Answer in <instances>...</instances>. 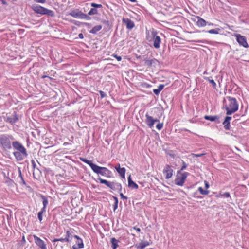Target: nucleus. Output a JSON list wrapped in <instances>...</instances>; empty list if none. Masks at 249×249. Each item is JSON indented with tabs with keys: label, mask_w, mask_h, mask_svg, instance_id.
<instances>
[{
	"label": "nucleus",
	"mask_w": 249,
	"mask_h": 249,
	"mask_svg": "<svg viewBox=\"0 0 249 249\" xmlns=\"http://www.w3.org/2000/svg\"><path fill=\"white\" fill-rule=\"evenodd\" d=\"M152 35L153 37V46L156 49H158L160 47L161 43L160 37L157 36V32L155 31L152 32Z\"/></svg>",
	"instance_id": "nucleus-9"
},
{
	"label": "nucleus",
	"mask_w": 249,
	"mask_h": 249,
	"mask_svg": "<svg viewBox=\"0 0 249 249\" xmlns=\"http://www.w3.org/2000/svg\"><path fill=\"white\" fill-rule=\"evenodd\" d=\"M123 22L125 24L127 29H132L134 27V22L129 18H123Z\"/></svg>",
	"instance_id": "nucleus-16"
},
{
	"label": "nucleus",
	"mask_w": 249,
	"mask_h": 249,
	"mask_svg": "<svg viewBox=\"0 0 249 249\" xmlns=\"http://www.w3.org/2000/svg\"><path fill=\"white\" fill-rule=\"evenodd\" d=\"M114 199H115V202H116V199H117V197H114Z\"/></svg>",
	"instance_id": "nucleus-62"
},
{
	"label": "nucleus",
	"mask_w": 249,
	"mask_h": 249,
	"mask_svg": "<svg viewBox=\"0 0 249 249\" xmlns=\"http://www.w3.org/2000/svg\"><path fill=\"white\" fill-rule=\"evenodd\" d=\"M198 190L201 194L204 195H207L209 193L208 190H204L201 187L198 188Z\"/></svg>",
	"instance_id": "nucleus-30"
},
{
	"label": "nucleus",
	"mask_w": 249,
	"mask_h": 249,
	"mask_svg": "<svg viewBox=\"0 0 249 249\" xmlns=\"http://www.w3.org/2000/svg\"><path fill=\"white\" fill-rule=\"evenodd\" d=\"M149 245V243L147 241H142L139 244L136 245L135 247L137 249H143Z\"/></svg>",
	"instance_id": "nucleus-21"
},
{
	"label": "nucleus",
	"mask_w": 249,
	"mask_h": 249,
	"mask_svg": "<svg viewBox=\"0 0 249 249\" xmlns=\"http://www.w3.org/2000/svg\"><path fill=\"white\" fill-rule=\"evenodd\" d=\"M41 198L43 199V206L46 207V206L47 205V204L48 203V201L47 199L46 198L45 196H41Z\"/></svg>",
	"instance_id": "nucleus-33"
},
{
	"label": "nucleus",
	"mask_w": 249,
	"mask_h": 249,
	"mask_svg": "<svg viewBox=\"0 0 249 249\" xmlns=\"http://www.w3.org/2000/svg\"><path fill=\"white\" fill-rule=\"evenodd\" d=\"M45 77H48V76H47L46 75H43L42 76V78H45Z\"/></svg>",
	"instance_id": "nucleus-61"
},
{
	"label": "nucleus",
	"mask_w": 249,
	"mask_h": 249,
	"mask_svg": "<svg viewBox=\"0 0 249 249\" xmlns=\"http://www.w3.org/2000/svg\"><path fill=\"white\" fill-rule=\"evenodd\" d=\"M35 1L37 3H44L46 2V0H35Z\"/></svg>",
	"instance_id": "nucleus-45"
},
{
	"label": "nucleus",
	"mask_w": 249,
	"mask_h": 249,
	"mask_svg": "<svg viewBox=\"0 0 249 249\" xmlns=\"http://www.w3.org/2000/svg\"><path fill=\"white\" fill-rule=\"evenodd\" d=\"M182 164H183L181 168V171H183L184 169H185L186 168L187 166V164L185 163V162L183 161Z\"/></svg>",
	"instance_id": "nucleus-43"
},
{
	"label": "nucleus",
	"mask_w": 249,
	"mask_h": 249,
	"mask_svg": "<svg viewBox=\"0 0 249 249\" xmlns=\"http://www.w3.org/2000/svg\"><path fill=\"white\" fill-rule=\"evenodd\" d=\"M97 13V10L95 8H91L90 11L88 12V14L89 15H93Z\"/></svg>",
	"instance_id": "nucleus-32"
},
{
	"label": "nucleus",
	"mask_w": 249,
	"mask_h": 249,
	"mask_svg": "<svg viewBox=\"0 0 249 249\" xmlns=\"http://www.w3.org/2000/svg\"><path fill=\"white\" fill-rule=\"evenodd\" d=\"M66 241V238H59L58 239V241H61V242H63V241Z\"/></svg>",
	"instance_id": "nucleus-55"
},
{
	"label": "nucleus",
	"mask_w": 249,
	"mask_h": 249,
	"mask_svg": "<svg viewBox=\"0 0 249 249\" xmlns=\"http://www.w3.org/2000/svg\"><path fill=\"white\" fill-rule=\"evenodd\" d=\"M13 154L16 159L18 161L22 160L24 158L26 157L28 155L27 152H26L25 154L24 153V154L23 155L19 151H15L13 152Z\"/></svg>",
	"instance_id": "nucleus-13"
},
{
	"label": "nucleus",
	"mask_w": 249,
	"mask_h": 249,
	"mask_svg": "<svg viewBox=\"0 0 249 249\" xmlns=\"http://www.w3.org/2000/svg\"><path fill=\"white\" fill-rule=\"evenodd\" d=\"M91 6L95 9L97 8H102V5L101 4H96L95 3H91Z\"/></svg>",
	"instance_id": "nucleus-35"
},
{
	"label": "nucleus",
	"mask_w": 249,
	"mask_h": 249,
	"mask_svg": "<svg viewBox=\"0 0 249 249\" xmlns=\"http://www.w3.org/2000/svg\"><path fill=\"white\" fill-rule=\"evenodd\" d=\"M33 238L35 243L41 249H47L46 244L39 237H37L36 235H33Z\"/></svg>",
	"instance_id": "nucleus-11"
},
{
	"label": "nucleus",
	"mask_w": 249,
	"mask_h": 249,
	"mask_svg": "<svg viewBox=\"0 0 249 249\" xmlns=\"http://www.w3.org/2000/svg\"><path fill=\"white\" fill-rule=\"evenodd\" d=\"M129 1L132 2H136V0H128Z\"/></svg>",
	"instance_id": "nucleus-57"
},
{
	"label": "nucleus",
	"mask_w": 249,
	"mask_h": 249,
	"mask_svg": "<svg viewBox=\"0 0 249 249\" xmlns=\"http://www.w3.org/2000/svg\"><path fill=\"white\" fill-rule=\"evenodd\" d=\"M72 237V231H66V241L67 242H71Z\"/></svg>",
	"instance_id": "nucleus-23"
},
{
	"label": "nucleus",
	"mask_w": 249,
	"mask_h": 249,
	"mask_svg": "<svg viewBox=\"0 0 249 249\" xmlns=\"http://www.w3.org/2000/svg\"><path fill=\"white\" fill-rule=\"evenodd\" d=\"M98 179L100 181V183L104 184L106 185L109 188L110 187L111 182H109V181H107V180L102 179L100 178H98Z\"/></svg>",
	"instance_id": "nucleus-28"
},
{
	"label": "nucleus",
	"mask_w": 249,
	"mask_h": 249,
	"mask_svg": "<svg viewBox=\"0 0 249 249\" xmlns=\"http://www.w3.org/2000/svg\"><path fill=\"white\" fill-rule=\"evenodd\" d=\"M141 86L143 88L148 89L151 87V85L147 83H142L141 84Z\"/></svg>",
	"instance_id": "nucleus-34"
},
{
	"label": "nucleus",
	"mask_w": 249,
	"mask_h": 249,
	"mask_svg": "<svg viewBox=\"0 0 249 249\" xmlns=\"http://www.w3.org/2000/svg\"><path fill=\"white\" fill-rule=\"evenodd\" d=\"M31 163H32L33 168L34 169L33 174L34 175V171L36 169V162L34 160H31Z\"/></svg>",
	"instance_id": "nucleus-38"
},
{
	"label": "nucleus",
	"mask_w": 249,
	"mask_h": 249,
	"mask_svg": "<svg viewBox=\"0 0 249 249\" xmlns=\"http://www.w3.org/2000/svg\"><path fill=\"white\" fill-rule=\"evenodd\" d=\"M80 160L88 164L93 171L98 175H101L103 176L109 178L111 172L107 168L105 167H100L94 164L91 160H89L86 159L80 158Z\"/></svg>",
	"instance_id": "nucleus-1"
},
{
	"label": "nucleus",
	"mask_w": 249,
	"mask_h": 249,
	"mask_svg": "<svg viewBox=\"0 0 249 249\" xmlns=\"http://www.w3.org/2000/svg\"><path fill=\"white\" fill-rule=\"evenodd\" d=\"M163 123H159L156 125V128L158 130H161L163 127Z\"/></svg>",
	"instance_id": "nucleus-37"
},
{
	"label": "nucleus",
	"mask_w": 249,
	"mask_h": 249,
	"mask_svg": "<svg viewBox=\"0 0 249 249\" xmlns=\"http://www.w3.org/2000/svg\"><path fill=\"white\" fill-rule=\"evenodd\" d=\"M231 119V117L230 116H226L225 120L223 123L224 124V127L226 130H229L230 127V121Z\"/></svg>",
	"instance_id": "nucleus-19"
},
{
	"label": "nucleus",
	"mask_w": 249,
	"mask_h": 249,
	"mask_svg": "<svg viewBox=\"0 0 249 249\" xmlns=\"http://www.w3.org/2000/svg\"><path fill=\"white\" fill-rule=\"evenodd\" d=\"M196 18L197 19V21L196 23L197 26L202 27L206 25L207 22L204 19L199 16H197Z\"/></svg>",
	"instance_id": "nucleus-18"
},
{
	"label": "nucleus",
	"mask_w": 249,
	"mask_h": 249,
	"mask_svg": "<svg viewBox=\"0 0 249 249\" xmlns=\"http://www.w3.org/2000/svg\"><path fill=\"white\" fill-rule=\"evenodd\" d=\"M204 183H205V185L206 188L208 189L209 187V184L208 182L206 181H205Z\"/></svg>",
	"instance_id": "nucleus-52"
},
{
	"label": "nucleus",
	"mask_w": 249,
	"mask_h": 249,
	"mask_svg": "<svg viewBox=\"0 0 249 249\" xmlns=\"http://www.w3.org/2000/svg\"><path fill=\"white\" fill-rule=\"evenodd\" d=\"M204 118L206 120H210L211 121H214L218 119L217 116H205Z\"/></svg>",
	"instance_id": "nucleus-29"
},
{
	"label": "nucleus",
	"mask_w": 249,
	"mask_h": 249,
	"mask_svg": "<svg viewBox=\"0 0 249 249\" xmlns=\"http://www.w3.org/2000/svg\"><path fill=\"white\" fill-rule=\"evenodd\" d=\"M112 56L113 57L115 58L117 60V61H120L122 60V57H121V56H118V55H117V54H113L112 55Z\"/></svg>",
	"instance_id": "nucleus-41"
},
{
	"label": "nucleus",
	"mask_w": 249,
	"mask_h": 249,
	"mask_svg": "<svg viewBox=\"0 0 249 249\" xmlns=\"http://www.w3.org/2000/svg\"><path fill=\"white\" fill-rule=\"evenodd\" d=\"M70 15L74 18H77L79 17H81L82 18H85V17H87V16L86 15L83 14L82 12L77 13H70Z\"/></svg>",
	"instance_id": "nucleus-25"
},
{
	"label": "nucleus",
	"mask_w": 249,
	"mask_h": 249,
	"mask_svg": "<svg viewBox=\"0 0 249 249\" xmlns=\"http://www.w3.org/2000/svg\"><path fill=\"white\" fill-rule=\"evenodd\" d=\"M220 29L219 28H216L215 29H211L208 31V32L210 34H218L219 33Z\"/></svg>",
	"instance_id": "nucleus-31"
},
{
	"label": "nucleus",
	"mask_w": 249,
	"mask_h": 249,
	"mask_svg": "<svg viewBox=\"0 0 249 249\" xmlns=\"http://www.w3.org/2000/svg\"><path fill=\"white\" fill-rule=\"evenodd\" d=\"M32 9L36 13L41 15H47L51 17L54 16V12L51 10L38 5H34L32 7Z\"/></svg>",
	"instance_id": "nucleus-4"
},
{
	"label": "nucleus",
	"mask_w": 249,
	"mask_h": 249,
	"mask_svg": "<svg viewBox=\"0 0 249 249\" xmlns=\"http://www.w3.org/2000/svg\"><path fill=\"white\" fill-rule=\"evenodd\" d=\"M19 175H20V176L21 177V178L22 179V180L23 181V183H25L24 181V180H23V177H22L21 176V171L19 170Z\"/></svg>",
	"instance_id": "nucleus-56"
},
{
	"label": "nucleus",
	"mask_w": 249,
	"mask_h": 249,
	"mask_svg": "<svg viewBox=\"0 0 249 249\" xmlns=\"http://www.w3.org/2000/svg\"><path fill=\"white\" fill-rule=\"evenodd\" d=\"M222 196L225 197H230V194L229 192H225Z\"/></svg>",
	"instance_id": "nucleus-44"
},
{
	"label": "nucleus",
	"mask_w": 249,
	"mask_h": 249,
	"mask_svg": "<svg viewBox=\"0 0 249 249\" xmlns=\"http://www.w3.org/2000/svg\"><path fill=\"white\" fill-rule=\"evenodd\" d=\"M188 175L187 172L181 173L180 171L177 172L176 178L175 179V184L179 186H182L186 179V178Z\"/></svg>",
	"instance_id": "nucleus-5"
},
{
	"label": "nucleus",
	"mask_w": 249,
	"mask_h": 249,
	"mask_svg": "<svg viewBox=\"0 0 249 249\" xmlns=\"http://www.w3.org/2000/svg\"><path fill=\"white\" fill-rule=\"evenodd\" d=\"M120 176L123 178H125V169L124 167L120 168V164L115 167Z\"/></svg>",
	"instance_id": "nucleus-15"
},
{
	"label": "nucleus",
	"mask_w": 249,
	"mask_h": 249,
	"mask_svg": "<svg viewBox=\"0 0 249 249\" xmlns=\"http://www.w3.org/2000/svg\"><path fill=\"white\" fill-rule=\"evenodd\" d=\"M12 145L13 148L17 150V151H19L22 154H24L27 152L26 148L23 146V145L18 141H15L12 142Z\"/></svg>",
	"instance_id": "nucleus-7"
},
{
	"label": "nucleus",
	"mask_w": 249,
	"mask_h": 249,
	"mask_svg": "<svg viewBox=\"0 0 249 249\" xmlns=\"http://www.w3.org/2000/svg\"><path fill=\"white\" fill-rule=\"evenodd\" d=\"M205 154L203 153H200V154H192V156L193 157H201L203 155H204Z\"/></svg>",
	"instance_id": "nucleus-39"
},
{
	"label": "nucleus",
	"mask_w": 249,
	"mask_h": 249,
	"mask_svg": "<svg viewBox=\"0 0 249 249\" xmlns=\"http://www.w3.org/2000/svg\"><path fill=\"white\" fill-rule=\"evenodd\" d=\"M196 42H198V43H205L206 42V41L205 40H196V41H195Z\"/></svg>",
	"instance_id": "nucleus-48"
},
{
	"label": "nucleus",
	"mask_w": 249,
	"mask_h": 249,
	"mask_svg": "<svg viewBox=\"0 0 249 249\" xmlns=\"http://www.w3.org/2000/svg\"><path fill=\"white\" fill-rule=\"evenodd\" d=\"M235 36L236 37L237 41L240 45L245 48H248L249 47L245 36L240 34H236L235 35Z\"/></svg>",
	"instance_id": "nucleus-8"
},
{
	"label": "nucleus",
	"mask_w": 249,
	"mask_h": 249,
	"mask_svg": "<svg viewBox=\"0 0 249 249\" xmlns=\"http://www.w3.org/2000/svg\"><path fill=\"white\" fill-rule=\"evenodd\" d=\"M163 173L165 175L166 179H168L172 177L173 170L170 165L167 164L163 170Z\"/></svg>",
	"instance_id": "nucleus-10"
},
{
	"label": "nucleus",
	"mask_w": 249,
	"mask_h": 249,
	"mask_svg": "<svg viewBox=\"0 0 249 249\" xmlns=\"http://www.w3.org/2000/svg\"><path fill=\"white\" fill-rule=\"evenodd\" d=\"M146 120L145 122L149 127L152 128L154 124V118L150 116L148 114L145 115Z\"/></svg>",
	"instance_id": "nucleus-14"
},
{
	"label": "nucleus",
	"mask_w": 249,
	"mask_h": 249,
	"mask_svg": "<svg viewBox=\"0 0 249 249\" xmlns=\"http://www.w3.org/2000/svg\"><path fill=\"white\" fill-rule=\"evenodd\" d=\"M78 36H79V38H80V39H83L84 38L83 35L82 33H80L78 35Z\"/></svg>",
	"instance_id": "nucleus-53"
},
{
	"label": "nucleus",
	"mask_w": 249,
	"mask_h": 249,
	"mask_svg": "<svg viewBox=\"0 0 249 249\" xmlns=\"http://www.w3.org/2000/svg\"><path fill=\"white\" fill-rule=\"evenodd\" d=\"M42 212H39L37 214L38 218L40 222H41L42 220V214H43Z\"/></svg>",
	"instance_id": "nucleus-40"
},
{
	"label": "nucleus",
	"mask_w": 249,
	"mask_h": 249,
	"mask_svg": "<svg viewBox=\"0 0 249 249\" xmlns=\"http://www.w3.org/2000/svg\"><path fill=\"white\" fill-rule=\"evenodd\" d=\"M57 241H58V239H55L53 241V242H57Z\"/></svg>",
	"instance_id": "nucleus-58"
},
{
	"label": "nucleus",
	"mask_w": 249,
	"mask_h": 249,
	"mask_svg": "<svg viewBox=\"0 0 249 249\" xmlns=\"http://www.w3.org/2000/svg\"><path fill=\"white\" fill-rule=\"evenodd\" d=\"M99 92H100V94L101 98H104L106 96V94L103 91H100Z\"/></svg>",
	"instance_id": "nucleus-47"
},
{
	"label": "nucleus",
	"mask_w": 249,
	"mask_h": 249,
	"mask_svg": "<svg viewBox=\"0 0 249 249\" xmlns=\"http://www.w3.org/2000/svg\"><path fill=\"white\" fill-rule=\"evenodd\" d=\"M74 237L77 239L76 243L72 246L73 249H80L84 247L83 240L78 236L74 235Z\"/></svg>",
	"instance_id": "nucleus-12"
},
{
	"label": "nucleus",
	"mask_w": 249,
	"mask_h": 249,
	"mask_svg": "<svg viewBox=\"0 0 249 249\" xmlns=\"http://www.w3.org/2000/svg\"><path fill=\"white\" fill-rule=\"evenodd\" d=\"M102 28V26L100 25L95 26L90 31V33L92 34H96L97 32L100 31Z\"/></svg>",
	"instance_id": "nucleus-24"
},
{
	"label": "nucleus",
	"mask_w": 249,
	"mask_h": 249,
	"mask_svg": "<svg viewBox=\"0 0 249 249\" xmlns=\"http://www.w3.org/2000/svg\"><path fill=\"white\" fill-rule=\"evenodd\" d=\"M46 207H44L43 206V208L41 209V210L40 211V212H42V213H43L44 212H45L46 211Z\"/></svg>",
	"instance_id": "nucleus-54"
},
{
	"label": "nucleus",
	"mask_w": 249,
	"mask_h": 249,
	"mask_svg": "<svg viewBox=\"0 0 249 249\" xmlns=\"http://www.w3.org/2000/svg\"><path fill=\"white\" fill-rule=\"evenodd\" d=\"M6 183L8 185V186H13V184H14V182L13 180H12L11 179H9V178H8L7 179V180L6 181Z\"/></svg>",
	"instance_id": "nucleus-36"
},
{
	"label": "nucleus",
	"mask_w": 249,
	"mask_h": 249,
	"mask_svg": "<svg viewBox=\"0 0 249 249\" xmlns=\"http://www.w3.org/2000/svg\"><path fill=\"white\" fill-rule=\"evenodd\" d=\"M18 120V118L16 114H15L13 116L9 117L7 118V122L14 124L17 122Z\"/></svg>",
	"instance_id": "nucleus-22"
},
{
	"label": "nucleus",
	"mask_w": 249,
	"mask_h": 249,
	"mask_svg": "<svg viewBox=\"0 0 249 249\" xmlns=\"http://www.w3.org/2000/svg\"><path fill=\"white\" fill-rule=\"evenodd\" d=\"M154 123L155 122H159V120L157 119H154Z\"/></svg>",
	"instance_id": "nucleus-59"
},
{
	"label": "nucleus",
	"mask_w": 249,
	"mask_h": 249,
	"mask_svg": "<svg viewBox=\"0 0 249 249\" xmlns=\"http://www.w3.org/2000/svg\"><path fill=\"white\" fill-rule=\"evenodd\" d=\"M128 186L130 188L132 189L138 188V185L131 179L130 175L128 178Z\"/></svg>",
	"instance_id": "nucleus-20"
},
{
	"label": "nucleus",
	"mask_w": 249,
	"mask_h": 249,
	"mask_svg": "<svg viewBox=\"0 0 249 249\" xmlns=\"http://www.w3.org/2000/svg\"><path fill=\"white\" fill-rule=\"evenodd\" d=\"M209 81L213 85V87L214 88H215L216 84L215 82L214 81V80L213 79H209Z\"/></svg>",
	"instance_id": "nucleus-42"
},
{
	"label": "nucleus",
	"mask_w": 249,
	"mask_h": 249,
	"mask_svg": "<svg viewBox=\"0 0 249 249\" xmlns=\"http://www.w3.org/2000/svg\"><path fill=\"white\" fill-rule=\"evenodd\" d=\"M109 188L114 191H121L122 189L121 184L117 182H111Z\"/></svg>",
	"instance_id": "nucleus-17"
},
{
	"label": "nucleus",
	"mask_w": 249,
	"mask_h": 249,
	"mask_svg": "<svg viewBox=\"0 0 249 249\" xmlns=\"http://www.w3.org/2000/svg\"><path fill=\"white\" fill-rule=\"evenodd\" d=\"M118 207V199H116L115 205L114 206V210L115 211Z\"/></svg>",
	"instance_id": "nucleus-50"
},
{
	"label": "nucleus",
	"mask_w": 249,
	"mask_h": 249,
	"mask_svg": "<svg viewBox=\"0 0 249 249\" xmlns=\"http://www.w3.org/2000/svg\"><path fill=\"white\" fill-rule=\"evenodd\" d=\"M224 105L227 115H231L238 109V105L236 99L234 98L226 97L224 100Z\"/></svg>",
	"instance_id": "nucleus-2"
},
{
	"label": "nucleus",
	"mask_w": 249,
	"mask_h": 249,
	"mask_svg": "<svg viewBox=\"0 0 249 249\" xmlns=\"http://www.w3.org/2000/svg\"><path fill=\"white\" fill-rule=\"evenodd\" d=\"M13 139L12 136L1 135L0 137V143L4 151L11 149V141Z\"/></svg>",
	"instance_id": "nucleus-3"
},
{
	"label": "nucleus",
	"mask_w": 249,
	"mask_h": 249,
	"mask_svg": "<svg viewBox=\"0 0 249 249\" xmlns=\"http://www.w3.org/2000/svg\"><path fill=\"white\" fill-rule=\"evenodd\" d=\"M153 62V60H147L146 62V63L149 65V66H151L152 64V63Z\"/></svg>",
	"instance_id": "nucleus-46"
},
{
	"label": "nucleus",
	"mask_w": 249,
	"mask_h": 249,
	"mask_svg": "<svg viewBox=\"0 0 249 249\" xmlns=\"http://www.w3.org/2000/svg\"><path fill=\"white\" fill-rule=\"evenodd\" d=\"M22 240H23L24 242H25V237H24V236L22 237Z\"/></svg>",
	"instance_id": "nucleus-60"
},
{
	"label": "nucleus",
	"mask_w": 249,
	"mask_h": 249,
	"mask_svg": "<svg viewBox=\"0 0 249 249\" xmlns=\"http://www.w3.org/2000/svg\"><path fill=\"white\" fill-rule=\"evenodd\" d=\"M163 88H164V85L160 84L158 88L157 89H154L153 90V92L156 95H158L159 94V93L160 92V91H161L162 90Z\"/></svg>",
	"instance_id": "nucleus-27"
},
{
	"label": "nucleus",
	"mask_w": 249,
	"mask_h": 249,
	"mask_svg": "<svg viewBox=\"0 0 249 249\" xmlns=\"http://www.w3.org/2000/svg\"><path fill=\"white\" fill-rule=\"evenodd\" d=\"M12 145L13 148L17 150V151H19L22 154H24L27 152L26 148L23 146V145L18 141H15L12 142Z\"/></svg>",
	"instance_id": "nucleus-6"
},
{
	"label": "nucleus",
	"mask_w": 249,
	"mask_h": 249,
	"mask_svg": "<svg viewBox=\"0 0 249 249\" xmlns=\"http://www.w3.org/2000/svg\"><path fill=\"white\" fill-rule=\"evenodd\" d=\"M111 242L113 249H116L118 246V240L116 239L115 238H112L111 239Z\"/></svg>",
	"instance_id": "nucleus-26"
},
{
	"label": "nucleus",
	"mask_w": 249,
	"mask_h": 249,
	"mask_svg": "<svg viewBox=\"0 0 249 249\" xmlns=\"http://www.w3.org/2000/svg\"><path fill=\"white\" fill-rule=\"evenodd\" d=\"M133 229L135 230L138 232L141 231V229L139 228H137L136 227H133Z\"/></svg>",
	"instance_id": "nucleus-51"
},
{
	"label": "nucleus",
	"mask_w": 249,
	"mask_h": 249,
	"mask_svg": "<svg viewBox=\"0 0 249 249\" xmlns=\"http://www.w3.org/2000/svg\"><path fill=\"white\" fill-rule=\"evenodd\" d=\"M120 196L123 199H127V197L126 196H124L122 193H121L120 194Z\"/></svg>",
	"instance_id": "nucleus-49"
}]
</instances>
